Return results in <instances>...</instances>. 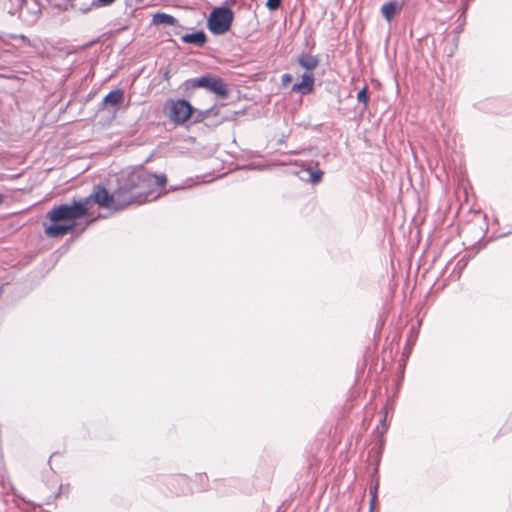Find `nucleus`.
<instances>
[{"label":"nucleus","mask_w":512,"mask_h":512,"mask_svg":"<svg viewBox=\"0 0 512 512\" xmlns=\"http://www.w3.org/2000/svg\"><path fill=\"white\" fill-rule=\"evenodd\" d=\"M167 182L165 174L146 170L122 172L117 177V187L110 193L105 187L95 185L90 199L100 207L120 211L131 204H143L157 199Z\"/></svg>","instance_id":"obj_1"},{"label":"nucleus","mask_w":512,"mask_h":512,"mask_svg":"<svg viewBox=\"0 0 512 512\" xmlns=\"http://www.w3.org/2000/svg\"><path fill=\"white\" fill-rule=\"evenodd\" d=\"M93 203L90 195L82 200H73L72 204H61L53 207L46 215L50 224L44 223V231L48 237H62L72 231L76 220L88 214V205Z\"/></svg>","instance_id":"obj_2"},{"label":"nucleus","mask_w":512,"mask_h":512,"mask_svg":"<svg viewBox=\"0 0 512 512\" xmlns=\"http://www.w3.org/2000/svg\"><path fill=\"white\" fill-rule=\"evenodd\" d=\"M184 85L186 89L204 88L221 99H226L229 96V89L225 81L210 73H206L201 77L190 78L184 82Z\"/></svg>","instance_id":"obj_3"},{"label":"nucleus","mask_w":512,"mask_h":512,"mask_svg":"<svg viewBox=\"0 0 512 512\" xmlns=\"http://www.w3.org/2000/svg\"><path fill=\"white\" fill-rule=\"evenodd\" d=\"M234 13L229 7H216L207 19V28L214 35H222L231 28Z\"/></svg>","instance_id":"obj_4"},{"label":"nucleus","mask_w":512,"mask_h":512,"mask_svg":"<svg viewBox=\"0 0 512 512\" xmlns=\"http://www.w3.org/2000/svg\"><path fill=\"white\" fill-rule=\"evenodd\" d=\"M164 111L175 125H183L192 118L195 108L185 99H169L165 103Z\"/></svg>","instance_id":"obj_5"},{"label":"nucleus","mask_w":512,"mask_h":512,"mask_svg":"<svg viewBox=\"0 0 512 512\" xmlns=\"http://www.w3.org/2000/svg\"><path fill=\"white\" fill-rule=\"evenodd\" d=\"M124 91L122 89H116L110 91L100 103V110H105L108 107H116L124 101Z\"/></svg>","instance_id":"obj_6"},{"label":"nucleus","mask_w":512,"mask_h":512,"mask_svg":"<svg viewBox=\"0 0 512 512\" xmlns=\"http://www.w3.org/2000/svg\"><path fill=\"white\" fill-rule=\"evenodd\" d=\"M314 81L313 73L305 72L302 75L301 82L294 84L292 90L302 94L310 93L313 90Z\"/></svg>","instance_id":"obj_7"},{"label":"nucleus","mask_w":512,"mask_h":512,"mask_svg":"<svg viewBox=\"0 0 512 512\" xmlns=\"http://www.w3.org/2000/svg\"><path fill=\"white\" fill-rule=\"evenodd\" d=\"M297 63L307 72L312 73V71L319 65V59L315 55L302 52L297 57Z\"/></svg>","instance_id":"obj_8"},{"label":"nucleus","mask_w":512,"mask_h":512,"mask_svg":"<svg viewBox=\"0 0 512 512\" xmlns=\"http://www.w3.org/2000/svg\"><path fill=\"white\" fill-rule=\"evenodd\" d=\"M181 40L184 43L193 44L195 46L202 47L207 42V36L204 31L199 30L194 33L182 35Z\"/></svg>","instance_id":"obj_9"},{"label":"nucleus","mask_w":512,"mask_h":512,"mask_svg":"<svg viewBox=\"0 0 512 512\" xmlns=\"http://www.w3.org/2000/svg\"><path fill=\"white\" fill-rule=\"evenodd\" d=\"M300 178L311 184H318L321 182L324 172L320 169H313L311 166L301 170Z\"/></svg>","instance_id":"obj_10"},{"label":"nucleus","mask_w":512,"mask_h":512,"mask_svg":"<svg viewBox=\"0 0 512 512\" xmlns=\"http://www.w3.org/2000/svg\"><path fill=\"white\" fill-rule=\"evenodd\" d=\"M402 9V4L397 1H389L382 5L381 13L383 17L390 22L394 16L400 12Z\"/></svg>","instance_id":"obj_11"},{"label":"nucleus","mask_w":512,"mask_h":512,"mask_svg":"<svg viewBox=\"0 0 512 512\" xmlns=\"http://www.w3.org/2000/svg\"><path fill=\"white\" fill-rule=\"evenodd\" d=\"M222 107H224V104L214 105V106L206 109L207 111H209V118L220 116V119L216 122V124H221V123L227 122V121H234L236 119L237 115L239 114V112H234L230 115H221Z\"/></svg>","instance_id":"obj_12"},{"label":"nucleus","mask_w":512,"mask_h":512,"mask_svg":"<svg viewBox=\"0 0 512 512\" xmlns=\"http://www.w3.org/2000/svg\"><path fill=\"white\" fill-rule=\"evenodd\" d=\"M153 23L156 25L163 24V25H171V26H176V27L182 28V26L179 24L178 19H176L174 16H172L170 14L163 13V12H158L153 16Z\"/></svg>","instance_id":"obj_13"},{"label":"nucleus","mask_w":512,"mask_h":512,"mask_svg":"<svg viewBox=\"0 0 512 512\" xmlns=\"http://www.w3.org/2000/svg\"><path fill=\"white\" fill-rule=\"evenodd\" d=\"M16 1H17V4H18L21 14L24 12L25 9H27V10L32 9L35 11V13L40 12V5H39L38 0H31L30 3L28 0H16Z\"/></svg>","instance_id":"obj_14"},{"label":"nucleus","mask_w":512,"mask_h":512,"mask_svg":"<svg viewBox=\"0 0 512 512\" xmlns=\"http://www.w3.org/2000/svg\"><path fill=\"white\" fill-rule=\"evenodd\" d=\"M192 118L194 123H201L209 118V111L195 109Z\"/></svg>","instance_id":"obj_15"},{"label":"nucleus","mask_w":512,"mask_h":512,"mask_svg":"<svg viewBox=\"0 0 512 512\" xmlns=\"http://www.w3.org/2000/svg\"><path fill=\"white\" fill-rule=\"evenodd\" d=\"M357 100H358V102L363 103L365 106L368 105L369 97H368V88H367V86H364L357 93Z\"/></svg>","instance_id":"obj_16"},{"label":"nucleus","mask_w":512,"mask_h":512,"mask_svg":"<svg viewBox=\"0 0 512 512\" xmlns=\"http://www.w3.org/2000/svg\"><path fill=\"white\" fill-rule=\"evenodd\" d=\"M378 481H376L374 487L370 488L371 500H370V509L369 512L373 511L374 504L377 500V490H378Z\"/></svg>","instance_id":"obj_17"},{"label":"nucleus","mask_w":512,"mask_h":512,"mask_svg":"<svg viewBox=\"0 0 512 512\" xmlns=\"http://www.w3.org/2000/svg\"><path fill=\"white\" fill-rule=\"evenodd\" d=\"M281 4H282V0H267L266 7L270 11H275L280 8Z\"/></svg>","instance_id":"obj_18"},{"label":"nucleus","mask_w":512,"mask_h":512,"mask_svg":"<svg viewBox=\"0 0 512 512\" xmlns=\"http://www.w3.org/2000/svg\"><path fill=\"white\" fill-rule=\"evenodd\" d=\"M114 2H115V0H96V1H93L92 5L98 6V7L99 6H108Z\"/></svg>","instance_id":"obj_19"},{"label":"nucleus","mask_w":512,"mask_h":512,"mask_svg":"<svg viewBox=\"0 0 512 512\" xmlns=\"http://www.w3.org/2000/svg\"><path fill=\"white\" fill-rule=\"evenodd\" d=\"M293 80V76L289 73H285L281 76V83L285 86L291 83Z\"/></svg>","instance_id":"obj_20"},{"label":"nucleus","mask_w":512,"mask_h":512,"mask_svg":"<svg viewBox=\"0 0 512 512\" xmlns=\"http://www.w3.org/2000/svg\"><path fill=\"white\" fill-rule=\"evenodd\" d=\"M385 421H386V416H384V418L381 420V424L384 426L385 424Z\"/></svg>","instance_id":"obj_21"},{"label":"nucleus","mask_w":512,"mask_h":512,"mask_svg":"<svg viewBox=\"0 0 512 512\" xmlns=\"http://www.w3.org/2000/svg\"><path fill=\"white\" fill-rule=\"evenodd\" d=\"M3 202V197L0 195V204Z\"/></svg>","instance_id":"obj_22"}]
</instances>
